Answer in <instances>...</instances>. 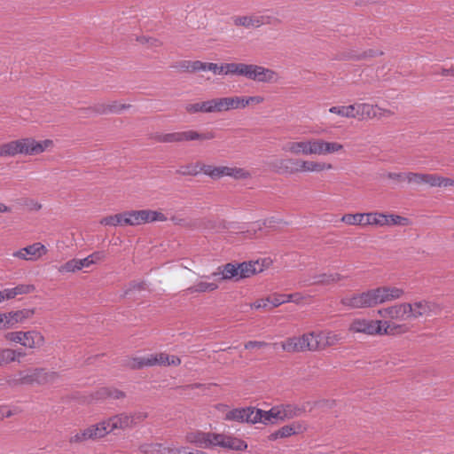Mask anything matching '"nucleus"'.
<instances>
[{
	"mask_svg": "<svg viewBox=\"0 0 454 454\" xmlns=\"http://www.w3.org/2000/svg\"><path fill=\"white\" fill-rule=\"evenodd\" d=\"M282 150L285 152L291 153L295 155H298V154L309 155V140L308 141H300V142H288L283 145Z\"/></svg>",
	"mask_w": 454,
	"mask_h": 454,
	"instance_id": "obj_27",
	"label": "nucleus"
},
{
	"mask_svg": "<svg viewBox=\"0 0 454 454\" xmlns=\"http://www.w3.org/2000/svg\"><path fill=\"white\" fill-rule=\"evenodd\" d=\"M304 300V296L301 293H294L289 294H273L272 308H276L286 302H294L300 304Z\"/></svg>",
	"mask_w": 454,
	"mask_h": 454,
	"instance_id": "obj_26",
	"label": "nucleus"
},
{
	"mask_svg": "<svg viewBox=\"0 0 454 454\" xmlns=\"http://www.w3.org/2000/svg\"><path fill=\"white\" fill-rule=\"evenodd\" d=\"M181 364V359L176 356H169L166 353L152 354L144 357L132 358L128 365L134 370L153 365H175Z\"/></svg>",
	"mask_w": 454,
	"mask_h": 454,
	"instance_id": "obj_3",
	"label": "nucleus"
},
{
	"mask_svg": "<svg viewBox=\"0 0 454 454\" xmlns=\"http://www.w3.org/2000/svg\"><path fill=\"white\" fill-rule=\"evenodd\" d=\"M341 221L349 225H366L365 214H347L342 216Z\"/></svg>",
	"mask_w": 454,
	"mask_h": 454,
	"instance_id": "obj_45",
	"label": "nucleus"
},
{
	"mask_svg": "<svg viewBox=\"0 0 454 454\" xmlns=\"http://www.w3.org/2000/svg\"><path fill=\"white\" fill-rule=\"evenodd\" d=\"M100 223H101V224L108 225V226L128 225L126 212L104 217Z\"/></svg>",
	"mask_w": 454,
	"mask_h": 454,
	"instance_id": "obj_36",
	"label": "nucleus"
},
{
	"mask_svg": "<svg viewBox=\"0 0 454 454\" xmlns=\"http://www.w3.org/2000/svg\"><path fill=\"white\" fill-rule=\"evenodd\" d=\"M234 24L236 26H241L247 28L249 27H259L260 21L258 16H238L234 18Z\"/></svg>",
	"mask_w": 454,
	"mask_h": 454,
	"instance_id": "obj_37",
	"label": "nucleus"
},
{
	"mask_svg": "<svg viewBox=\"0 0 454 454\" xmlns=\"http://www.w3.org/2000/svg\"><path fill=\"white\" fill-rule=\"evenodd\" d=\"M343 277L339 273H323L315 275L311 281L302 280L301 286H307L310 285H330L341 280Z\"/></svg>",
	"mask_w": 454,
	"mask_h": 454,
	"instance_id": "obj_24",
	"label": "nucleus"
},
{
	"mask_svg": "<svg viewBox=\"0 0 454 454\" xmlns=\"http://www.w3.org/2000/svg\"><path fill=\"white\" fill-rule=\"evenodd\" d=\"M254 407L233 409L225 414L224 419L254 424L253 416L254 415Z\"/></svg>",
	"mask_w": 454,
	"mask_h": 454,
	"instance_id": "obj_18",
	"label": "nucleus"
},
{
	"mask_svg": "<svg viewBox=\"0 0 454 454\" xmlns=\"http://www.w3.org/2000/svg\"><path fill=\"white\" fill-rule=\"evenodd\" d=\"M387 223L386 214L378 212L365 214L366 225L385 226Z\"/></svg>",
	"mask_w": 454,
	"mask_h": 454,
	"instance_id": "obj_39",
	"label": "nucleus"
},
{
	"mask_svg": "<svg viewBox=\"0 0 454 454\" xmlns=\"http://www.w3.org/2000/svg\"><path fill=\"white\" fill-rule=\"evenodd\" d=\"M301 425L298 423L297 424L294 423L292 425H286V426L282 427L281 428H279L278 430L271 433L268 438L270 441H275L279 438H286V437L295 434L297 433V430L301 429Z\"/></svg>",
	"mask_w": 454,
	"mask_h": 454,
	"instance_id": "obj_29",
	"label": "nucleus"
},
{
	"mask_svg": "<svg viewBox=\"0 0 454 454\" xmlns=\"http://www.w3.org/2000/svg\"><path fill=\"white\" fill-rule=\"evenodd\" d=\"M212 113L226 112L225 98H215L211 99Z\"/></svg>",
	"mask_w": 454,
	"mask_h": 454,
	"instance_id": "obj_54",
	"label": "nucleus"
},
{
	"mask_svg": "<svg viewBox=\"0 0 454 454\" xmlns=\"http://www.w3.org/2000/svg\"><path fill=\"white\" fill-rule=\"evenodd\" d=\"M17 154H20L18 139L0 145V157H14Z\"/></svg>",
	"mask_w": 454,
	"mask_h": 454,
	"instance_id": "obj_35",
	"label": "nucleus"
},
{
	"mask_svg": "<svg viewBox=\"0 0 454 454\" xmlns=\"http://www.w3.org/2000/svg\"><path fill=\"white\" fill-rule=\"evenodd\" d=\"M410 303L403 302L379 309L378 315L383 318H388L392 320H407L410 318Z\"/></svg>",
	"mask_w": 454,
	"mask_h": 454,
	"instance_id": "obj_11",
	"label": "nucleus"
},
{
	"mask_svg": "<svg viewBox=\"0 0 454 454\" xmlns=\"http://www.w3.org/2000/svg\"><path fill=\"white\" fill-rule=\"evenodd\" d=\"M243 97H225L226 111L243 108Z\"/></svg>",
	"mask_w": 454,
	"mask_h": 454,
	"instance_id": "obj_51",
	"label": "nucleus"
},
{
	"mask_svg": "<svg viewBox=\"0 0 454 454\" xmlns=\"http://www.w3.org/2000/svg\"><path fill=\"white\" fill-rule=\"evenodd\" d=\"M145 454H174V447L165 446L161 443H150L141 446Z\"/></svg>",
	"mask_w": 454,
	"mask_h": 454,
	"instance_id": "obj_30",
	"label": "nucleus"
},
{
	"mask_svg": "<svg viewBox=\"0 0 454 454\" xmlns=\"http://www.w3.org/2000/svg\"><path fill=\"white\" fill-rule=\"evenodd\" d=\"M145 283L144 281H131L124 291V296L129 294L134 290H145Z\"/></svg>",
	"mask_w": 454,
	"mask_h": 454,
	"instance_id": "obj_58",
	"label": "nucleus"
},
{
	"mask_svg": "<svg viewBox=\"0 0 454 454\" xmlns=\"http://www.w3.org/2000/svg\"><path fill=\"white\" fill-rule=\"evenodd\" d=\"M259 67L260 66L258 65L243 63L242 76L255 81L258 74Z\"/></svg>",
	"mask_w": 454,
	"mask_h": 454,
	"instance_id": "obj_48",
	"label": "nucleus"
},
{
	"mask_svg": "<svg viewBox=\"0 0 454 454\" xmlns=\"http://www.w3.org/2000/svg\"><path fill=\"white\" fill-rule=\"evenodd\" d=\"M404 290L395 286H380L352 296L341 298L340 303L349 309L371 308L401 298Z\"/></svg>",
	"mask_w": 454,
	"mask_h": 454,
	"instance_id": "obj_1",
	"label": "nucleus"
},
{
	"mask_svg": "<svg viewBox=\"0 0 454 454\" xmlns=\"http://www.w3.org/2000/svg\"><path fill=\"white\" fill-rule=\"evenodd\" d=\"M17 295L15 294L14 288H5L3 291H0V302L4 300H11L15 298Z\"/></svg>",
	"mask_w": 454,
	"mask_h": 454,
	"instance_id": "obj_63",
	"label": "nucleus"
},
{
	"mask_svg": "<svg viewBox=\"0 0 454 454\" xmlns=\"http://www.w3.org/2000/svg\"><path fill=\"white\" fill-rule=\"evenodd\" d=\"M14 362V353L12 348L0 349V367Z\"/></svg>",
	"mask_w": 454,
	"mask_h": 454,
	"instance_id": "obj_52",
	"label": "nucleus"
},
{
	"mask_svg": "<svg viewBox=\"0 0 454 454\" xmlns=\"http://www.w3.org/2000/svg\"><path fill=\"white\" fill-rule=\"evenodd\" d=\"M215 440H214V447L219 446L234 450H243L247 448V444L245 441L236 437L215 433Z\"/></svg>",
	"mask_w": 454,
	"mask_h": 454,
	"instance_id": "obj_13",
	"label": "nucleus"
},
{
	"mask_svg": "<svg viewBox=\"0 0 454 454\" xmlns=\"http://www.w3.org/2000/svg\"><path fill=\"white\" fill-rule=\"evenodd\" d=\"M24 251L27 257H33L36 254L41 255L42 254L46 253V247L41 243H34L30 246L24 247Z\"/></svg>",
	"mask_w": 454,
	"mask_h": 454,
	"instance_id": "obj_46",
	"label": "nucleus"
},
{
	"mask_svg": "<svg viewBox=\"0 0 454 454\" xmlns=\"http://www.w3.org/2000/svg\"><path fill=\"white\" fill-rule=\"evenodd\" d=\"M174 454H207L199 450H190L188 447H174Z\"/></svg>",
	"mask_w": 454,
	"mask_h": 454,
	"instance_id": "obj_64",
	"label": "nucleus"
},
{
	"mask_svg": "<svg viewBox=\"0 0 454 454\" xmlns=\"http://www.w3.org/2000/svg\"><path fill=\"white\" fill-rule=\"evenodd\" d=\"M79 260L72 259L65 262L63 265L59 267L60 272H74L76 270H80Z\"/></svg>",
	"mask_w": 454,
	"mask_h": 454,
	"instance_id": "obj_53",
	"label": "nucleus"
},
{
	"mask_svg": "<svg viewBox=\"0 0 454 454\" xmlns=\"http://www.w3.org/2000/svg\"><path fill=\"white\" fill-rule=\"evenodd\" d=\"M43 335L35 330L23 332L20 345L31 349L42 347L44 344Z\"/></svg>",
	"mask_w": 454,
	"mask_h": 454,
	"instance_id": "obj_22",
	"label": "nucleus"
},
{
	"mask_svg": "<svg viewBox=\"0 0 454 454\" xmlns=\"http://www.w3.org/2000/svg\"><path fill=\"white\" fill-rule=\"evenodd\" d=\"M381 320L355 319L350 324L348 330L351 333H365L368 335H381Z\"/></svg>",
	"mask_w": 454,
	"mask_h": 454,
	"instance_id": "obj_10",
	"label": "nucleus"
},
{
	"mask_svg": "<svg viewBox=\"0 0 454 454\" xmlns=\"http://www.w3.org/2000/svg\"><path fill=\"white\" fill-rule=\"evenodd\" d=\"M325 141L323 139H310L309 140V155L317 154L322 155L324 150Z\"/></svg>",
	"mask_w": 454,
	"mask_h": 454,
	"instance_id": "obj_49",
	"label": "nucleus"
},
{
	"mask_svg": "<svg viewBox=\"0 0 454 454\" xmlns=\"http://www.w3.org/2000/svg\"><path fill=\"white\" fill-rule=\"evenodd\" d=\"M20 154L23 155H37L45 151V149L52 144L51 140L38 142L32 137H25L18 139Z\"/></svg>",
	"mask_w": 454,
	"mask_h": 454,
	"instance_id": "obj_9",
	"label": "nucleus"
},
{
	"mask_svg": "<svg viewBox=\"0 0 454 454\" xmlns=\"http://www.w3.org/2000/svg\"><path fill=\"white\" fill-rule=\"evenodd\" d=\"M265 225H266V221H264V222H261V221L254 222V223H253L249 226V228L247 229V232L248 233L249 237H255L256 236V232L258 231H262V226H265Z\"/></svg>",
	"mask_w": 454,
	"mask_h": 454,
	"instance_id": "obj_60",
	"label": "nucleus"
},
{
	"mask_svg": "<svg viewBox=\"0 0 454 454\" xmlns=\"http://www.w3.org/2000/svg\"><path fill=\"white\" fill-rule=\"evenodd\" d=\"M218 288V285L214 282L200 281L188 287L185 291L188 294L213 292Z\"/></svg>",
	"mask_w": 454,
	"mask_h": 454,
	"instance_id": "obj_34",
	"label": "nucleus"
},
{
	"mask_svg": "<svg viewBox=\"0 0 454 454\" xmlns=\"http://www.w3.org/2000/svg\"><path fill=\"white\" fill-rule=\"evenodd\" d=\"M277 74L269 68L260 66L257 77L255 79L256 82H271L276 81Z\"/></svg>",
	"mask_w": 454,
	"mask_h": 454,
	"instance_id": "obj_40",
	"label": "nucleus"
},
{
	"mask_svg": "<svg viewBox=\"0 0 454 454\" xmlns=\"http://www.w3.org/2000/svg\"><path fill=\"white\" fill-rule=\"evenodd\" d=\"M243 63H227L220 67L219 73L242 76Z\"/></svg>",
	"mask_w": 454,
	"mask_h": 454,
	"instance_id": "obj_44",
	"label": "nucleus"
},
{
	"mask_svg": "<svg viewBox=\"0 0 454 454\" xmlns=\"http://www.w3.org/2000/svg\"><path fill=\"white\" fill-rule=\"evenodd\" d=\"M106 423V429L107 434L112 432L114 429H125L128 427H131L132 426V419L129 415L121 413L116 416H114L107 420L103 421Z\"/></svg>",
	"mask_w": 454,
	"mask_h": 454,
	"instance_id": "obj_20",
	"label": "nucleus"
},
{
	"mask_svg": "<svg viewBox=\"0 0 454 454\" xmlns=\"http://www.w3.org/2000/svg\"><path fill=\"white\" fill-rule=\"evenodd\" d=\"M207 278H218L220 280H239L238 264L226 263L217 268V270L213 272L210 276H207Z\"/></svg>",
	"mask_w": 454,
	"mask_h": 454,
	"instance_id": "obj_17",
	"label": "nucleus"
},
{
	"mask_svg": "<svg viewBox=\"0 0 454 454\" xmlns=\"http://www.w3.org/2000/svg\"><path fill=\"white\" fill-rule=\"evenodd\" d=\"M211 99L196 102L185 106V110L189 114H212Z\"/></svg>",
	"mask_w": 454,
	"mask_h": 454,
	"instance_id": "obj_31",
	"label": "nucleus"
},
{
	"mask_svg": "<svg viewBox=\"0 0 454 454\" xmlns=\"http://www.w3.org/2000/svg\"><path fill=\"white\" fill-rule=\"evenodd\" d=\"M22 331L19 332H9L4 335L5 340L15 342V343H21L22 340Z\"/></svg>",
	"mask_w": 454,
	"mask_h": 454,
	"instance_id": "obj_62",
	"label": "nucleus"
},
{
	"mask_svg": "<svg viewBox=\"0 0 454 454\" xmlns=\"http://www.w3.org/2000/svg\"><path fill=\"white\" fill-rule=\"evenodd\" d=\"M129 105L125 104H119L118 102L114 101L108 105H98L96 108L97 112L101 114H120L122 110L129 108Z\"/></svg>",
	"mask_w": 454,
	"mask_h": 454,
	"instance_id": "obj_33",
	"label": "nucleus"
},
{
	"mask_svg": "<svg viewBox=\"0 0 454 454\" xmlns=\"http://www.w3.org/2000/svg\"><path fill=\"white\" fill-rule=\"evenodd\" d=\"M354 106L356 118L359 120L372 119L376 117L378 114L381 115L385 114H390V111L383 110L379 108L377 106L366 103L354 104Z\"/></svg>",
	"mask_w": 454,
	"mask_h": 454,
	"instance_id": "obj_15",
	"label": "nucleus"
},
{
	"mask_svg": "<svg viewBox=\"0 0 454 454\" xmlns=\"http://www.w3.org/2000/svg\"><path fill=\"white\" fill-rule=\"evenodd\" d=\"M278 410L281 415V421L298 417L301 413V409L291 404L278 406Z\"/></svg>",
	"mask_w": 454,
	"mask_h": 454,
	"instance_id": "obj_38",
	"label": "nucleus"
},
{
	"mask_svg": "<svg viewBox=\"0 0 454 454\" xmlns=\"http://www.w3.org/2000/svg\"><path fill=\"white\" fill-rule=\"evenodd\" d=\"M380 330L381 335H395L407 332L408 327L405 325H397L388 321H382Z\"/></svg>",
	"mask_w": 454,
	"mask_h": 454,
	"instance_id": "obj_32",
	"label": "nucleus"
},
{
	"mask_svg": "<svg viewBox=\"0 0 454 454\" xmlns=\"http://www.w3.org/2000/svg\"><path fill=\"white\" fill-rule=\"evenodd\" d=\"M355 106L354 105H349V106H332L330 109H329V112L332 113V114H336L340 116H342V117H347V118H356V114H355Z\"/></svg>",
	"mask_w": 454,
	"mask_h": 454,
	"instance_id": "obj_42",
	"label": "nucleus"
},
{
	"mask_svg": "<svg viewBox=\"0 0 454 454\" xmlns=\"http://www.w3.org/2000/svg\"><path fill=\"white\" fill-rule=\"evenodd\" d=\"M5 315V324L7 328L13 327L18 323H22L25 319L31 317L34 315V310L24 309L17 311H11L9 313H3Z\"/></svg>",
	"mask_w": 454,
	"mask_h": 454,
	"instance_id": "obj_25",
	"label": "nucleus"
},
{
	"mask_svg": "<svg viewBox=\"0 0 454 454\" xmlns=\"http://www.w3.org/2000/svg\"><path fill=\"white\" fill-rule=\"evenodd\" d=\"M297 166L298 172H321L333 168L330 163L304 160L301 159H297Z\"/></svg>",
	"mask_w": 454,
	"mask_h": 454,
	"instance_id": "obj_23",
	"label": "nucleus"
},
{
	"mask_svg": "<svg viewBox=\"0 0 454 454\" xmlns=\"http://www.w3.org/2000/svg\"><path fill=\"white\" fill-rule=\"evenodd\" d=\"M22 205L29 211H39L42 208L41 203L33 199H24Z\"/></svg>",
	"mask_w": 454,
	"mask_h": 454,
	"instance_id": "obj_59",
	"label": "nucleus"
},
{
	"mask_svg": "<svg viewBox=\"0 0 454 454\" xmlns=\"http://www.w3.org/2000/svg\"><path fill=\"white\" fill-rule=\"evenodd\" d=\"M343 149V145L341 144L336 142H326L325 141L323 154L334 153Z\"/></svg>",
	"mask_w": 454,
	"mask_h": 454,
	"instance_id": "obj_55",
	"label": "nucleus"
},
{
	"mask_svg": "<svg viewBox=\"0 0 454 454\" xmlns=\"http://www.w3.org/2000/svg\"><path fill=\"white\" fill-rule=\"evenodd\" d=\"M105 426L106 423H103V421L98 424L92 425L88 428L72 435L69 439V442L71 443H79L87 440H95L104 437L107 434V431Z\"/></svg>",
	"mask_w": 454,
	"mask_h": 454,
	"instance_id": "obj_8",
	"label": "nucleus"
},
{
	"mask_svg": "<svg viewBox=\"0 0 454 454\" xmlns=\"http://www.w3.org/2000/svg\"><path fill=\"white\" fill-rule=\"evenodd\" d=\"M202 163L196 162L188 165H184L179 168L176 170V173L181 176H197L199 173L202 172Z\"/></svg>",
	"mask_w": 454,
	"mask_h": 454,
	"instance_id": "obj_41",
	"label": "nucleus"
},
{
	"mask_svg": "<svg viewBox=\"0 0 454 454\" xmlns=\"http://www.w3.org/2000/svg\"><path fill=\"white\" fill-rule=\"evenodd\" d=\"M16 384L31 385V384H46L55 381L59 374L55 372H49L43 368L31 369L27 372H20Z\"/></svg>",
	"mask_w": 454,
	"mask_h": 454,
	"instance_id": "obj_5",
	"label": "nucleus"
},
{
	"mask_svg": "<svg viewBox=\"0 0 454 454\" xmlns=\"http://www.w3.org/2000/svg\"><path fill=\"white\" fill-rule=\"evenodd\" d=\"M440 180L439 175L424 173V184L430 187H440Z\"/></svg>",
	"mask_w": 454,
	"mask_h": 454,
	"instance_id": "obj_56",
	"label": "nucleus"
},
{
	"mask_svg": "<svg viewBox=\"0 0 454 454\" xmlns=\"http://www.w3.org/2000/svg\"><path fill=\"white\" fill-rule=\"evenodd\" d=\"M270 168L280 175H293L298 173L297 159H277L270 162Z\"/></svg>",
	"mask_w": 454,
	"mask_h": 454,
	"instance_id": "obj_16",
	"label": "nucleus"
},
{
	"mask_svg": "<svg viewBox=\"0 0 454 454\" xmlns=\"http://www.w3.org/2000/svg\"><path fill=\"white\" fill-rule=\"evenodd\" d=\"M313 336L315 337V340L318 344V349L325 348V347H331L338 344L342 340V335L336 332H322L319 333H316L314 332Z\"/></svg>",
	"mask_w": 454,
	"mask_h": 454,
	"instance_id": "obj_19",
	"label": "nucleus"
},
{
	"mask_svg": "<svg viewBox=\"0 0 454 454\" xmlns=\"http://www.w3.org/2000/svg\"><path fill=\"white\" fill-rule=\"evenodd\" d=\"M13 288L15 290L16 295L30 294L35 290V286L34 285H30V284L29 285H25V284L18 285Z\"/></svg>",
	"mask_w": 454,
	"mask_h": 454,
	"instance_id": "obj_57",
	"label": "nucleus"
},
{
	"mask_svg": "<svg viewBox=\"0 0 454 454\" xmlns=\"http://www.w3.org/2000/svg\"><path fill=\"white\" fill-rule=\"evenodd\" d=\"M98 395H99V397L102 398H111L114 400L125 397L124 392L111 387H102L100 390L98 391Z\"/></svg>",
	"mask_w": 454,
	"mask_h": 454,
	"instance_id": "obj_43",
	"label": "nucleus"
},
{
	"mask_svg": "<svg viewBox=\"0 0 454 454\" xmlns=\"http://www.w3.org/2000/svg\"><path fill=\"white\" fill-rule=\"evenodd\" d=\"M272 300H273V295L270 296L266 299L257 300L254 303L251 304V308H254L256 309H266L269 304H270L272 306Z\"/></svg>",
	"mask_w": 454,
	"mask_h": 454,
	"instance_id": "obj_61",
	"label": "nucleus"
},
{
	"mask_svg": "<svg viewBox=\"0 0 454 454\" xmlns=\"http://www.w3.org/2000/svg\"><path fill=\"white\" fill-rule=\"evenodd\" d=\"M185 440L200 448H213L215 433H205L201 431L190 432L186 434Z\"/></svg>",
	"mask_w": 454,
	"mask_h": 454,
	"instance_id": "obj_14",
	"label": "nucleus"
},
{
	"mask_svg": "<svg viewBox=\"0 0 454 454\" xmlns=\"http://www.w3.org/2000/svg\"><path fill=\"white\" fill-rule=\"evenodd\" d=\"M202 173L214 180H218L223 176H231L235 179L247 178L248 173L240 168H231L226 166L215 167L202 163Z\"/></svg>",
	"mask_w": 454,
	"mask_h": 454,
	"instance_id": "obj_6",
	"label": "nucleus"
},
{
	"mask_svg": "<svg viewBox=\"0 0 454 454\" xmlns=\"http://www.w3.org/2000/svg\"><path fill=\"white\" fill-rule=\"evenodd\" d=\"M386 218L387 220L386 225L406 226L410 224V220L407 217H403L398 215L386 214Z\"/></svg>",
	"mask_w": 454,
	"mask_h": 454,
	"instance_id": "obj_47",
	"label": "nucleus"
},
{
	"mask_svg": "<svg viewBox=\"0 0 454 454\" xmlns=\"http://www.w3.org/2000/svg\"><path fill=\"white\" fill-rule=\"evenodd\" d=\"M410 305L409 317L413 319L435 315L439 310V307L435 303L425 300L410 303Z\"/></svg>",
	"mask_w": 454,
	"mask_h": 454,
	"instance_id": "obj_12",
	"label": "nucleus"
},
{
	"mask_svg": "<svg viewBox=\"0 0 454 454\" xmlns=\"http://www.w3.org/2000/svg\"><path fill=\"white\" fill-rule=\"evenodd\" d=\"M127 224L130 226L140 225L146 223L164 222L167 217L159 211L150 209L126 211Z\"/></svg>",
	"mask_w": 454,
	"mask_h": 454,
	"instance_id": "obj_7",
	"label": "nucleus"
},
{
	"mask_svg": "<svg viewBox=\"0 0 454 454\" xmlns=\"http://www.w3.org/2000/svg\"><path fill=\"white\" fill-rule=\"evenodd\" d=\"M315 340L313 333H308L299 337L287 338L280 343H273L272 346L280 345L282 349L288 353L304 352L306 350L315 351L318 349V344Z\"/></svg>",
	"mask_w": 454,
	"mask_h": 454,
	"instance_id": "obj_2",
	"label": "nucleus"
},
{
	"mask_svg": "<svg viewBox=\"0 0 454 454\" xmlns=\"http://www.w3.org/2000/svg\"><path fill=\"white\" fill-rule=\"evenodd\" d=\"M281 415L278 406L272 407L270 411H262L261 409H254V415L253 416L254 424L261 422L265 425L268 423H274L280 420Z\"/></svg>",
	"mask_w": 454,
	"mask_h": 454,
	"instance_id": "obj_21",
	"label": "nucleus"
},
{
	"mask_svg": "<svg viewBox=\"0 0 454 454\" xmlns=\"http://www.w3.org/2000/svg\"><path fill=\"white\" fill-rule=\"evenodd\" d=\"M239 279L247 278L255 274L258 271H262V268L258 262H244L238 263Z\"/></svg>",
	"mask_w": 454,
	"mask_h": 454,
	"instance_id": "obj_28",
	"label": "nucleus"
},
{
	"mask_svg": "<svg viewBox=\"0 0 454 454\" xmlns=\"http://www.w3.org/2000/svg\"><path fill=\"white\" fill-rule=\"evenodd\" d=\"M215 133L208 131L206 133H199L195 130H186L173 133L156 134L154 138L160 143H176L194 140H210L215 138Z\"/></svg>",
	"mask_w": 454,
	"mask_h": 454,
	"instance_id": "obj_4",
	"label": "nucleus"
},
{
	"mask_svg": "<svg viewBox=\"0 0 454 454\" xmlns=\"http://www.w3.org/2000/svg\"><path fill=\"white\" fill-rule=\"evenodd\" d=\"M405 181L409 184L420 186L424 184V173L407 172Z\"/></svg>",
	"mask_w": 454,
	"mask_h": 454,
	"instance_id": "obj_50",
	"label": "nucleus"
}]
</instances>
